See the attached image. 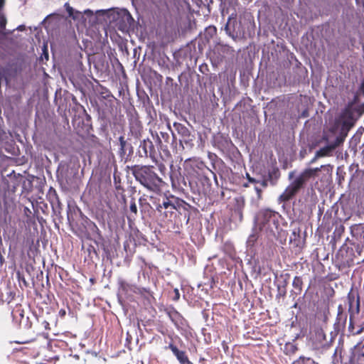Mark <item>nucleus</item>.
Masks as SVG:
<instances>
[{
  "label": "nucleus",
  "instance_id": "1",
  "mask_svg": "<svg viewBox=\"0 0 364 364\" xmlns=\"http://www.w3.org/2000/svg\"><path fill=\"white\" fill-rule=\"evenodd\" d=\"M68 80L76 91L85 98L90 112L96 115L100 129L106 132L115 124L117 99L110 90L102 85L97 80L94 84L82 72H72Z\"/></svg>",
  "mask_w": 364,
  "mask_h": 364
},
{
  "label": "nucleus",
  "instance_id": "2",
  "mask_svg": "<svg viewBox=\"0 0 364 364\" xmlns=\"http://www.w3.org/2000/svg\"><path fill=\"white\" fill-rule=\"evenodd\" d=\"M219 9L223 16L228 14L223 29L225 33L234 41H245L250 38V9L239 6L237 0H218Z\"/></svg>",
  "mask_w": 364,
  "mask_h": 364
},
{
  "label": "nucleus",
  "instance_id": "3",
  "mask_svg": "<svg viewBox=\"0 0 364 364\" xmlns=\"http://www.w3.org/2000/svg\"><path fill=\"white\" fill-rule=\"evenodd\" d=\"M185 171L186 179L193 193L205 195L210 191L211 178H215V175L203 163L196 165L186 163Z\"/></svg>",
  "mask_w": 364,
  "mask_h": 364
},
{
  "label": "nucleus",
  "instance_id": "4",
  "mask_svg": "<svg viewBox=\"0 0 364 364\" xmlns=\"http://www.w3.org/2000/svg\"><path fill=\"white\" fill-rule=\"evenodd\" d=\"M234 167L223 164L219 168V175L222 181H228L232 185L247 188L250 184V174L247 171L241 154L237 149L230 158Z\"/></svg>",
  "mask_w": 364,
  "mask_h": 364
},
{
  "label": "nucleus",
  "instance_id": "5",
  "mask_svg": "<svg viewBox=\"0 0 364 364\" xmlns=\"http://www.w3.org/2000/svg\"><path fill=\"white\" fill-rule=\"evenodd\" d=\"M235 117L238 119L235 123V134L241 144L249 151L250 145V98L240 100L235 107Z\"/></svg>",
  "mask_w": 364,
  "mask_h": 364
},
{
  "label": "nucleus",
  "instance_id": "6",
  "mask_svg": "<svg viewBox=\"0 0 364 364\" xmlns=\"http://www.w3.org/2000/svg\"><path fill=\"white\" fill-rule=\"evenodd\" d=\"M54 102L57 107V112L62 118V122L70 127V118L75 113H82L83 106L77 101L76 97L67 90L61 93L57 90L55 93Z\"/></svg>",
  "mask_w": 364,
  "mask_h": 364
},
{
  "label": "nucleus",
  "instance_id": "7",
  "mask_svg": "<svg viewBox=\"0 0 364 364\" xmlns=\"http://www.w3.org/2000/svg\"><path fill=\"white\" fill-rule=\"evenodd\" d=\"M80 164L75 161H60L56 170L57 181L62 191L67 192L78 187Z\"/></svg>",
  "mask_w": 364,
  "mask_h": 364
},
{
  "label": "nucleus",
  "instance_id": "8",
  "mask_svg": "<svg viewBox=\"0 0 364 364\" xmlns=\"http://www.w3.org/2000/svg\"><path fill=\"white\" fill-rule=\"evenodd\" d=\"M132 173L141 186L148 191L158 193L164 183L162 178L154 171L152 166H134Z\"/></svg>",
  "mask_w": 364,
  "mask_h": 364
},
{
  "label": "nucleus",
  "instance_id": "9",
  "mask_svg": "<svg viewBox=\"0 0 364 364\" xmlns=\"http://www.w3.org/2000/svg\"><path fill=\"white\" fill-rule=\"evenodd\" d=\"M324 166L315 168H306L301 172L285 189L279 196V200L285 202L290 200L311 177L315 176L318 171H321Z\"/></svg>",
  "mask_w": 364,
  "mask_h": 364
},
{
  "label": "nucleus",
  "instance_id": "10",
  "mask_svg": "<svg viewBox=\"0 0 364 364\" xmlns=\"http://www.w3.org/2000/svg\"><path fill=\"white\" fill-rule=\"evenodd\" d=\"M109 23L123 33L134 31L138 24L128 9L125 8H113Z\"/></svg>",
  "mask_w": 364,
  "mask_h": 364
},
{
  "label": "nucleus",
  "instance_id": "11",
  "mask_svg": "<svg viewBox=\"0 0 364 364\" xmlns=\"http://www.w3.org/2000/svg\"><path fill=\"white\" fill-rule=\"evenodd\" d=\"M236 61L240 85L246 88L250 77V42L238 50Z\"/></svg>",
  "mask_w": 364,
  "mask_h": 364
},
{
  "label": "nucleus",
  "instance_id": "12",
  "mask_svg": "<svg viewBox=\"0 0 364 364\" xmlns=\"http://www.w3.org/2000/svg\"><path fill=\"white\" fill-rule=\"evenodd\" d=\"M72 125L76 133L81 136H89L93 132L92 117L83 107L82 113H75L71 117Z\"/></svg>",
  "mask_w": 364,
  "mask_h": 364
},
{
  "label": "nucleus",
  "instance_id": "13",
  "mask_svg": "<svg viewBox=\"0 0 364 364\" xmlns=\"http://www.w3.org/2000/svg\"><path fill=\"white\" fill-rule=\"evenodd\" d=\"M22 70V64L17 60H13L4 65H0V90L4 84L6 87L10 86L11 82L18 77Z\"/></svg>",
  "mask_w": 364,
  "mask_h": 364
},
{
  "label": "nucleus",
  "instance_id": "14",
  "mask_svg": "<svg viewBox=\"0 0 364 364\" xmlns=\"http://www.w3.org/2000/svg\"><path fill=\"white\" fill-rule=\"evenodd\" d=\"M24 178L20 174H16L14 171H12L6 176L2 173L0 176V201L10 200L7 196V192L9 191H15L16 187L21 182Z\"/></svg>",
  "mask_w": 364,
  "mask_h": 364
},
{
  "label": "nucleus",
  "instance_id": "15",
  "mask_svg": "<svg viewBox=\"0 0 364 364\" xmlns=\"http://www.w3.org/2000/svg\"><path fill=\"white\" fill-rule=\"evenodd\" d=\"M232 52L231 47L223 43H216L213 48H210L207 53V56L209 58L210 63L213 67H218L224 60H225L227 55H230Z\"/></svg>",
  "mask_w": 364,
  "mask_h": 364
},
{
  "label": "nucleus",
  "instance_id": "16",
  "mask_svg": "<svg viewBox=\"0 0 364 364\" xmlns=\"http://www.w3.org/2000/svg\"><path fill=\"white\" fill-rule=\"evenodd\" d=\"M113 8L107 9H98L94 11L90 9H85L83 14L89 18L91 26L101 25L104 23H110Z\"/></svg>",
  "mask_w": 364,
  "mask_h": 364
},
{
  "label": "nucleus",
  "instance_id": "17",
  "mask_svg": "<svg viewBox=\"0 0 364 364\" xmlns=\"http://www.w3.org/2000/svg\"><path fill=\"white\" fill-rule=\"evenodd\" d=\"M245 206V200L244 196H239L235 198V203L231 215L229 218V228L230 230L237 228L238 223L243 220V209Z\"/></svg>",
  "mask_w": 364,
  "mask_h": 364
},
{
  "label": "nucleus",
  "instance_id": "18",
  "mask_svg": "<svg viewBox=\"0 0 364 364\" xmlns=\"http://www.w3.org/2000/svg\"><path fill=\"white\" fill-rule=\"evenodd\" d=\"M275 214L269 210H262L257 214L255 218V225L257 229L268 231L271 229V223H275Z\"/></svg>",
  "mask_w": 364,
  "mask_h": 364
},
{
  "label": "nucleus",
  "instance_id": "19",
  "mask_svg": "<svg viewBox=\"0 0 364 364\" xmlns=\"http://www.w3.org/2000/svg\"><path fill=\"white\" fill-rule=\"evenodd\" d=\"M176 213L175 223H180L182 226L183 224L188 225L191 218L196 214L195 208L189 203L184 200V203H178Z\"/></svg>",
  "mask_w": 364,
  "mask_h": 364
},
{
  "label": "nucleus",
  "instance_id": "20",
  "mask_svg": "<svg viewBox=\"0 0 364 364\" xmlns=\"http://www.w3.org/2000/svg\"><path fill=\"white\" fill-rule=\"evenodd\" d=\"M174 127L181 136L179 139L180 146L184 148L183 144H185L187 148H192L194 146L195 135L192 134L191 131L182 124L175 123Z\"/></svg>",
  "mask_w": 364,
  "mask_h": 364
},
{
  "label": "nucleus",
  "instance_id": "21",
  "mask_svg": "<svg viewBox=\"0 0 364 364\" xmlns=\"http://www.w3.org/2000/svg\"><path fill=\"white\" fill-rule=\"evenodd\" d=\"M118 291L122 292L124 298L129 301H134V296L138 286L135 284H132L122 278H119L117 281Z\"/></svg>",
  "mask_w": 364,
  "mask_h": 364
},
{
  "label": "nucleus",
  "instance_id": "22",
  "mask_svg": "<svg viewBox=\"0 0 364 364\" xmlns=\"http://www.w3.org/2000/svg\"><path fill=\"white\" fill-rule=\"evenodd\" d=\"M94 68L100 75L109 76L111 74L112 69L108 57L105 54L97 55L94 60Z\"/></svg>",
  "mask_w": 364,
  "mask_h": 364
},
{
  "label": "nucleus",
  "instance_id": "23",
  "mask_svg": "<svg viewBox=\"0 0 364 364\" xmlns=\"http://www.w3.org/2000/svg\"><path fill=\"white\" fill-rule=\"evenodd\" d=\"M178 203H184V200L173 195L164 196L161 200H158L156 211L162 214L165 209L169 207H177Z\"/></svg>",
  "mask_w": 364,
  "mask_h": 364
},
{
  "label": "nucleus",
  "instance_id": "24",
  "mask_svg": "<svg viewBox=\"0 0 364 364\" xmlns=\"http://www.w3.org/2000/svg\"><path fill=\"white\" fill-rule=\"evenodd\" d=\"M82 215V211L81 209L75 204L73 200H67V207H66V216L68 223L70 226H73L74 223H75L79 216Z\"/></svg>",
  "mask_w": 364,
  "mask_h": 364
},
{
  "label": "nucleus",
  "instance_id": "25",
  "mask_svg": "<svg viewBox=\"0 0 364 364\" xmlns=\"http://www.w3.org/2000/svg\"><path fill=\"white\" fill-rule=\"evenodd\" d=\"M118 140L119 144V155L122 159L127 160L134 154V147L130 143L127 142L124 136H120Z\"/></svg>",
  "mask_w": 364,
  "mask_h": 364
},
{
  "label": "nucleus",
  "instance_id": "26",
  "mask_svg": "<svg viewBox=\"0 0 364 364\" xmlns=\"http://www.w3.org/2000/svg\"><path fill=\"white\" fill-rule=\"evenodd\" d=\"M53 221L57 225V222L62 223L64 217L63 215L64 210V205L60 201L59 198L56 197L54 201L51 202Z\"/></svg>",
  "mask_w": 364,
  "mask_h": 364
},
{
  "label": "nucleus",
  "instance_id": "27",
  "mask_svg": "<svg viewBox=\"0 0 364 364\" xmlns=\"http://www.w3.org/2000/svg\"><path fill=\"white\" fill-rule=\"evenodd\" d=\"M166 348L169 349L172 352L180 364H184L187 360L189 359L186 352L178 349V348L172 342L169 343L168 346L166 347Z\"/></svg>",
  "mask_w": 364,
  "mask_h": 364
},
{
  "label": "nucleus",
  "instance_id": "28",
  "mask_svg": "<svg viewBox=\"0 0 364 364\" xmlns=\"http://www.w3.org/2000/svg\"><path fill=\"white\" fill-rule=\"evenodd\" d=\"M135 294L140 295L146 301L145 304L151 305L152 300H155L154 297V293L149 288L139 287H137Z\"/></svg>",
  "mask_w": 364,
  "mask_h": 364
},
{
  "label": "nucleus",
  "instance_id": "29",
  "mask_svg": "<svg viewBox=\"0 0 364 364\" xmlns=\"http://www.w3.org/2000/svg\"><path fill=\"white\" fill-rule=\"evenodd\" d=\"M156 145L157 146L158 151L159 152L161 156L169 158L171 156L170 151L168 150L167 144L164 143L158 134H156V139H155Z\"/></svg>",
  "mask_w": 364,
  "mask_h": 364
},
{
  "label": "nucleus",
  "instance_id": "30",
  "mask_svg": "<svg viewBox=\"0 0 364 364\" xmlns=\"http://www.w3.org/2000/svg\"><path fill=\"white\" fill-rule=\"evenodd\" d=\"M167 0H132V5L136 7V4L140 1L144 6H149L159 9L161 7L166 6Z\"/></svg>",
  "mask_w": 364,
  "mask_h": 364
},
{
  "label": "nucleus",
  "instance_id": "31",
  "mask_svg": "<svg viewBox=\"0 0 364 364\" xmlns=\"http://www.w3.org/2000/svg\"><path fill=\"white\" fill-rule=\"evenodd\" d=\"M151 147H153V142L149 138L141 141L137 152L139 156L148 157V149Z\"/></svg>",
  "mask_w": 364,
  "mask_h": 364
},
{
  "label": "nucleus",
  "instance_id": "32",
  "mask_svg": "<svg viewBox=\"0 0 364 364\" xmlns=\"http://www.w3.org/2000/svg\"><path fill=\"white\" fill-rule=\"evenodd\" d=\"M107 57L109 60V63L112 65V69L122 72L124 71V68L117 58L114 51L110 50L109 52H107Z\"/></svg>",
  "mask_w": 364,
  "mask_h": 364
},
{
  "label": "nucleus",
  "instance_id": "33",
  "mask_svg": "<svg viewBox=\"0 0 364 364\" xmlns=\"http://www.w3.org/2000/svg\"><path fill=\"white\" fill-rule=\"evenodd\" d=\"M139 203L142 214L151 216L155 212L154 208L145 198H139Z\"/></svg>",
  "mask_w": 364,
  "mask_h": 364
},
{
  "label": "nucleus",
  "instance_id": "34",
  "mask_svg": "<svg viewBox=\"0 0 364 364\" xmlns=\"http://www.w3.org/2000/svg\"><path fill=\"white\" fill-rule=\"evenodd\" d=\"M340 140L337 139L335 143L320 149L318 151H316V156L324 157L328 156L333 151V150H334L336 147L340 144Z\"/></svg>",
  "mask_w": 364,
  "mask_h": 364
},
{
  "label": "nucleus",
  "instance_id": "35",
  "mask_svg": "<svg viewBox=\"0 0 364 364\" xmlns=\"http://www.w3.org/2000/svg\"><path fill=\"white\" fill-rule=\"evenodd\" d=\"M4 148L8 154L11 155L17 156L19 154V149L12 139L5 141Z\"/></svg>",
  "mask_w": 364,
  "mask_h": 364
},
{
  "label": "nucleus",
  "instance_id": "36",
  "mask_svg": "<svg viewBox=\"0 0 364 364\" xmlns=\"http://www.w3.org/2000/svg\"><path fill=\"white\" fill-rule=\"evenodd\" d=\"M92 241L97 245L98 250H103L107 246H109V245L111 243L109 240H107L104 237L102 233L96 235L95 237L92 240Z\"/></svg>",
  "mask_w": 364,
  "mask_h": 364
},
{
  "label": "nucleus",
  "instance_id": "37",
  "mask_svg": "<svg viewBox=\"0 0 364 364\" xmlns=\"http://www.w3.org/2000/svg\"><path fill=\"white\" fill-rule=\"evenodd\" d=\"M171 136H170V134L168 133V132H160V138L161 139V140H164V142L166 143V144H171V145L172 146H174V144H176V139H177V137H176V135L173 132V131L171 130Z\"/></svg>",
  "mask_w": 364,
  "mask_h": 364
},
{
  "label": "nucleus",
  "instance_id": "38",
  "mask_svg": "<svg viewBox=\"0 0 364 364\" xmlns=\"http://www.w3.org/2000/svg\"><path fill=\"white\" fill-rule=\"evenodd\" d=\"M167 314L171 321L175 324V326H177L178 320L183 319L181 314L178 312L174 307H171V309L167 311Z\"/></svg>",
  "mask_w": 364,
  "mask_h": 364
},
{
  "label": "nucleus",
  "instance_id": "39",
  "mask_svg": "<svg viewBox=\"0 0 364 364\" xmlns=\"http://www.w3.org/2000/svg\"><path fill=\"white\" fill-rule=\"evenodd\" d=\"M113 249H114V247L113 245H112V244L110 243L109 245V246H107L106 247H105V249L102 250V260L107 259L110 262L112 261V259L114 257Z\"/></svg>",
  "mask_w": 364,
  "mask_h": 364
},
{
  "label": "nucleus",
  "instance_id": "40",
  "mask_svg": "<svg viewBox=\"0 0 364 364\" xmlns=\"http://www.w3.org/2000/svg\"><path fill=\"white\" fill-rule=\"evenodd\" d=\"M355 356L359 364H364V343L356 346Z\"/></svg>",
  "mask_w": 364,
  "mask_h": 364
},
{
  "label": "nucleus",
  "instance_id": "41",
  "mask_svg": "<svg viewBox=\"0 0 364 364\" xmlns=\"http://www.w3.org/2000/svg\"><path fill=\"white\" fill-rule=\"evenodd\" d=\"M178 207H169L167 209H165L162 214H164V217L168 220H171L172 219L176 218V213Z\"/></svg>",
  "mask_w": 364,
  "mask_h": 364
},
{
  "label": "nucleus",
  "instance_id": "42",
  "mask_svg": "<svg viewBox=\"0 0 364 364\" xmlns=\"http://www.w3.org/2000/svg\"><path fill=\"white\" fill-rule=\"evenodd\" d=\"M188 77L189 74L186 72H183L178 76V82L181 86L188 87Z\"/></svg>",
  "mask_w": 364,
  "mask_h": 364
},
{
  "label": "nucleus",
  "instance_id": "43",
  "mask_svg": "<svg viewBox=\"0 0 364 364\" xmlns=\"http://www.w3.org/2000/svg\"><path fill=\"white\" fill-rule=\"evenodd\" d=\"M66 12H67L68 16L72 18L75 21L78 20L80 18H83L82 14L80 11L74 9L73 7H72V11L68 10V11H66Z\"/></svg>",
  "mask_w": 364,
  "mask_h": 364
},
{
  "label": "nucleus",
  "instance_id": "44",
  "mask_svg": "<svg viewBox=\"0 0 364 364\" xmlns=\"http://www.w3.org/2000/svg\"><path fill=\"white\" fill-rule=\"evenodd\" d=\"M87 231H90L92 234L96 235H98V234H101V230L98 228L97 225L92 221L91 223L87 226V228L85 229Z\"/></svg>",
  "mask_w": 364,
  "mask_h": 364
},
{
  "label": "nucleus",
  "instance_id": "45",
  "mask_svg": "<svg viewBox=\"0 0 364 364\" xmlns=\"http://www.w3.org/2000/svg\"><path fill=\"white\" fill-rule=\"evenodd\" d=\"M138 97L141 101L143 107L146 108L147 106H149L151 104V100L145 92H144L142 95L138 94Z\"/></svg>",
  "mask_w": 364,
  "mask_h": 364
},
{
  "label": "nucleus",
  "instance_id": "46",
  "mask_svg": "<svg viewBox=\"0 0 364 364\" xmlns=\"http://www.w3.org/2000/svg\"><path fill=\"white\" fill-rule=\"evenodd\" d=\"M292 285L294 288L297 291V294H299L301 291L302 289V280L300 277H296L293 280Z\"/></svg>",
  "mask_w": 364,
  "mask_h": 364
},
{
  "label": "nucleus",
  "instance_id": "47",
  "mask_svg": "<svg viewBox=\"0 0 364 364\" xmlns=\"http://www.w3.org/2000/svg\"><path fill=\"white\" fill-rule=\"evenodd\" d=\"M16 277L19 284L23 283L25 287H28V282L26 280L23 273L19 269L16 271Z\"/></svg>",
  "mask_w": 364,
  "mask_h": 364
},
{
  "label": "nucleus",
  "instance_id": "48",
  "mask_svg": "<svg viewBox=\"0 0 364 364\" xmlns=\"http://www.w3.org/2000/svg\"><path fill=\"white\" fill-rule=\"evenodd\" d=\"M267 186V182L265 181H262L261 183H259V186H258V183L255 184V186H254V188L256 191V193L257 195V198L258 199H260L261 198V193H262V188H265Z\"/></svg>",
  "mask_w": 364,
  "mask_h": 364
},
{
  "label": "nucleus",
  "instance_id": "49",
  "mask_svg": "<svg viewBox=\"0 0 364 364\" xmlns=\"http://www.w3.org/2000/svg\"><path fill=\"white\" fill-rule=\"evenodd\" d=\"M20 325L23 326L24 329H31L32 327V322L28 316H26L22 321H20Z\"/></svg>",
  "mask_w": 364,
  "mask_h": 364
},
{
  "label": "nucleus",
  "instance_id": "50",
  "mask_svg": "<svg viewBox=\"0 0 364 364\" xmlns=\"http://www.w3.org/2000/svg\"><path fill=\"white\" fill-rule=\"evenodd\" d=\"M349 312L350 318L355 314L359 312V301H356L355 307L354 308L353 306V302L350 303Z\"/></svg>",
  "mask_w": 364,
  "mask_h": 364
},
{
  "label": "nucleus",
  "instance_id": "51",
  "mask_svg": "<svg viewBox=\"0 0 364 364\" xmlns=\"http://www.w3.org/2000/svg\"><path fill=\"white\" fill-rule=\"evenodd\" d=\"M225 251L228 254L230 257L234 255V247L232 243L226 242L224 246Z\"/></svg>",
  "mask_w": 364,
  "mask_h": 364
},
{
  "label": "nucleus",
  "instance_id": "52",
  "mask_svg": "<svg viewBox=\"0 0 364 364\" xmlns=\"http://www.w3.org/2000/svg\"><path fill=\"white\" fill-rule=\"evenodd\" d=\"M7 23L6 15L2 11H0V29H5Z\"/></svg>",
  "mask_w": 364,
  "mask_h": 364
},
{
  "label": "nucleus",
  "instance_id": "53",
  "mask_svg": "<svg viewBox=\"0 0 364 364\" xmlns=\"http://www.w3.org/2000/svg\"><path fill=\"white\" fill-rule=\"evenodd\" d=\"M297 364H316L311 358L300 357L299 360L296 361Z\"/></svg>",
  "mask_w": 364,
  "mask_h": 364
},
{
  "label": "nucleus",
  "instance_id": "54",
  "mask_svg": "<svg viewBox=\"0 0 364 364\" xmlns=\"http://www.w3.org/2000/svg\"><path fill=\"white\" fill-rule=\"evenodd\" d=\"M129 210L132 213L136 215L137 214V206L134 198H132L130 200L129 203Z\"/></svg>",
  "mask_w": 364,
  "mask_h": 364
},
{
  "label": "nucleus",
  "instance_id": "55",
  "mask_svg": "<svg viewBox=\"0 0 364 364\" xmlns=\"http://www.w3.org/2000/svg\"><path fill=\"white\" fill-rule=\"evenodd\" d=\"M75 70L74 72H82L85 73V68L83 65V63L81 60L77 59L75 62Z\"/></svg>",
  "mask_w": 364,
  "mask_h": 364
},
{
  "label": "nucleus",
  "instance_id": "56",
  "mask_svg": "<svg viewBox=\"0 0 364 364\" xmlns=\"http://www.w3.org/2000/svg\"><path fill=\"white\" fill-rule=\"evenodd\" d=\"M156 154H157V153H156L155 146L153 144V147L149 148V149H148V156H149L151 159H152L154 160L156 158Z\"/></svg>",
  "mask_w": 364,
  "mask_h": 364
},
{
  "label": "nucleus",
  "instance_id": "57",
  "mask_svg": "<svg viewBox=\"0 0 364 364\" xmlns=\"http://www.w3.org/2000/svg\"><path fill=\"white\" fill-rule=\"evenodd\" d=\"M173 298L172 299L174 301H178L179 299H180V296H181V294H180V291L178 290V289L177 288H175L173 289Z\"/></svg>",
  "mask_w": 364,
  "mask_h": 364
},
{
  "label": "nucleus",
  "instance_id": "58",
  "mask_svg": "<svg viewBox=\"0 0 364 364\" xmlns=\"http://www.w3.org/2000/svg\"><path fill=\"white\" fill-rule=\"evenodd\" d=\"M123 294L122 292H119V291H117V301H118V303L122 305V306H124V299L122 297Z\"/></svg>",
  "mask_w": 364,
  "mask_h": 364
},
{
  "label": "nucleus",
  "instance_id": "59",
  "mask_svg": "<svg viewBox=\"0 0 364 364\" xmlns=\"http://www.w3.org/2000/svg\"><path fill=\"white\" fill-rule=\"evenodd\" d=\"M166 85H171V86H175V87H177V84L176 82H174V80L172 77H166Z\"/></svg>",
  "mask_w": 364,
  "mask_h": 364
},
{
  "label": "nucleus",
  "instance_id": "60",
  "mask_svg": "<svg viewBox=\"0 0 364 364\" xmlns=\"http://www.w3.org/2000/svg\"><path fill=\"white\" fill-rule=\"evenodd\" d=\"M91 249H93V252H92L95 255V256L99 258V250H98V248L96 249L94 246L90 245L89 247L87 248V250H88L90 254L91 253Z\"/></svg>",
  "mask_w": 364,
  "mask_h": 364
},
{
  "label": "nucleus",
  "instance_id": "61",
  "mask_svg": "<svg viewBox=\"0 0 364 364\" xmlns=\"http://www.w3.org/2000/svg\"><path fill=\"white\" fill-rule=\"evenodd\" d=\"M250 301V299H249V297H248V296H247V291H245V297H244V299H243V304H244V305L245 306V307H246V308H247V307H248V303H249Z\"/></svg>",
  "mask_w": 364,
  "mask_h": 364
},
{
  "label": "nucleus",
  "instance_id": "62",
  "mask_svg": "<svg viewBox=\"0 0 364 364\" xmlns=\"http://www.w3.org/2000/svg\"><path fill=\"white\" fill-rule=\"evenodd\" d=\"M150 200L152 202L153 205L155 206L154 210L156 211V205H157V203H158V200H161V199L160 198H156L155 197L151 196V197H150Z\"/></svg>",
  "mask_w": 364,
  "mask_h": 364
},
{
  "label": "nucleus",
  "instance_id": "63",
  "mask_svg": "<svg viewBox=\"0 0 364 364\" xmlns=\"http://www.w3.org/2000/svg\"><path fill=\"white\" fill-rule=\"evenodd\" d=\"M218 282V279H215L214 277H212L210 279V288H215L217 287L216 283Z\"/></svg>",
  "mask_w": 364,
  "mask_h": 364
},
{
  "label": "nucleus",
  "instance_id": "64",
  "mask_svg": "<svg viewBox=\"0 0 364 364\" xmlns=\"http://www.w3.org/2000/svg\"><path fill=\"white\" fill-rule=\"evenodd\" d=\"M91 223L92 220L88 218L87 220H85V221H84V223L81 225L83 228L86 229Z\"/></svg>",
  "mask_w": 364,
  "mask_h": 364
}]
</instances>
